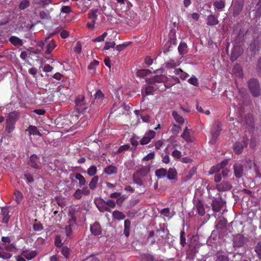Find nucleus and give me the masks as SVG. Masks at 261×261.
I'll use <instances>...</instances> for the list:
<instances>
[{"instance_id": "nucleus-1", "label": "nucleus", "mask_w": 261, "mask_h": 261, "mask_svg": "<svg viewBox=\"0 0 261 261\" xmlns=\"http://www.w3.org/2000/svg\"><path fill=\"white\" fill-rule=\"evenodd\" d=\"M166 77L163 75H155L152 78L147 79L146 82L148 85H144L142 87V91H144L146 95H152L153 92L159 90L164 91L166 86L164 81Z\"/></svg>"}, {"instance_id": "nucleus-2", "label": "nucleus", "mask_w": 261, "mask_h": 261, "mask_svg": "<svg viewBox=\"0 0 261 261\" xmlns=\"http://www.w3.org/2000/svg\"><path fill=\"white\" fill-rule=\"evenodd\" d=\"M2 243H0V258L4 260H8L12 256V252L17 250L15 243H11L10 237H2Z\"/></svg>"}, {"instance_id": "nucleus-3", "label": "nucleus", "mask_w": 261, "mask_h": 261, "mask_svg": "<svg viewBox=\"0 0 261 261\" xmlns=\"http://www.w3.org/2000/svg\"><path fill=\"white\" fill-rule=\"evenodd\" d=\"M20 117L19 113L17 111L11 112L9 113L6 120L5 130L9 134L11 133L15 128L16 121Z\"/></svg>"}, {"instance_id": "nucleus-4", "label": "nucleus", "mask_w": 261, "mask_h": 261, "mask_svg": "<svg viewBox=\"0 0 261 261\" xmlns=\"http://www.w3.org/2000/svg\"><path fill=\"white\" fill-rule=\"evenodd\" d=\"M248 86L251 93L254 97L260 96L261 89L257 80L255 79H250L248 82Z\"/></svg>"}, {"instance_id": "nucleus-5", "label": "nucleus", "mask_w": 261, "mask_h": 261, "mask_svg": "<svg viewBox=\"0 0 261 261\" xmlns=\"http://www.w3.org/2000/svg\"><path fill=\"white\" fill-rule=\"evenodd\" d=\"M75 109L79 113H82L86 109L85 98L83 95H79L75 99Z\"/></svg>"}, {"instance_id": "nucleus-6", "label": "nucleus", "mask_w": 261, "mask_h": 261, "mask_svg": "<svg viewBox=\"0 0 261 261\" xmlns=\"http://www.w3.org/2000/svg\"><path fill=\"white\" fill-rule=\"evenodd\" d=\"M247 139L244 138L241 141L236 142L233 145V150L237 154L242 153L244 148L246 147L248 144Z\"/></svg>"}, {"instance_id": "nucleus-7", "label": "nucleus", "mask_w": 261, "mask_h": 261, "mask_svg": "<svg viewBox=\"0 0 261 261\" xmlns=\"http://www.w3.org/2000/svg\"><path fill=\"white\" fill-rule=\"evenodd\" d=\"M244 4V0H234L233 7L232 15L234 17L238 16L242 12Z\"/></svg>"}, {"instance_id": "nucleus-8", "label": "nucleus", "mask_w": 261, "mask_h": 261, "mask_svg": "<svg viewBox=\"0 0 261 261\" xmlns=\"http://www.w3.org/2000/svg\"><path fill=\"white\" fill-rule=\"evenodd\" d=\"M155 135L156 133L154 130H149L146 132L144 137L140 140V144L142 145L147 144L155 137Z\"/></svg>"}, {"instance_id": "nucleus-9", "label": "nucleus", "mask_w": 261, "mask_h": 261, "mask_svg": "<svg viewBox=\"0 0 261 261\" xmlns=\"http://www.w3.org/2000/svg\"><path fill=\"white\" fill-rule=\"evenodd\" d=\"M29 164L33 168L35 169H40V162L39 158L36 154H33L31 155Z\"/></svg>"}, {"instance_id": "nucleus-10", "label": "nucleus", "mask_w": 261, "mask_h": 261, "mask_svg": "<svg viewBox=\"0 0 261 261\" xmlns=\"http://www.w3.org/2000/svg\"><path fill=\"white\" fill-rule=\"evenodd\" d=\"M222 130V124L219 121H216L213 126L211 134L214 139H216L220 135V133Z\"/></svg>"}, {"instance_id": "nucleus-11", "label": "nucleus", "mask_w": 261, "mask_h": 261, "mask_svg": "<svg viewBox=\"0 0 261 261\" xmlns=\"http://www.w3.org/2000/svg\"><path fill=\"white\" fill-rule=\"evenodd\" d=\"M37 253V250H24L22 251L21 255L30 260L35 258Z\"/></svg>"}, {"instance_id": "nucleus-12", "label": "nucleus", "mask_w": 261, "mask_h": 261, "mask_svg": "<svg viewBox=\"0 0 261 261\" xmlns=\"http://www.w3.org/2000/svg\"><path fill=\"white\" fill-rule=\"evenodd\" d=\"M233 170L235 176L240 178L242 177L243 174V166L240 163H236L233 165Z\"/></svg>"}, {"instance_id": "nucleus-13", "label": "nucleus", "mask_w": 261, "mask_h": 261, "mask_svg": "<svg viewBox=\"0 0 261 261\" xmlns=\"http://www.w3.org/2000/svg\"><path fill=\"white\" fill-rule=\"evenodd\" d=\"M212 210L214 212H219L223 206V203L221 200L215 199L211 203Z\"/></svg>"}, {"instance_id": "nucleus-14", "label": "nucleus", "mask_w": 261, "mask_h": 261, "mask_svg": "<svg viewBox=\"0 0 261 261\" xmlns=\"http://www.w3.org/2000/svg\"><path fill=\"white\" fill-rule=\"evenodd\" d=\"M231 188V185L227 181H223L216 186V189L219 192L228 191L230 190Z\"/></svg>"}, {"instance_id": "nucleus-15", "label": "nucleus", "mask_w": 261, "mask_h": 261, "mask_svg": "<svg viewBox=\"0 0 261 261\" xmlns=\"http://www.w3.org/2000/svg\"><path fill=\"white\" fill-rule=\"evenodd\" d=\"M1 214L3 216L2 222L7 224L9 221L10 215H9V207L4 206L1 207Z\"/></svg>"}, {"instance_id": "nucleus-16", "label": "nucleus", "mask_w": 261, "mask_h": 261, "mask_svg": "<svg viewBox=\"0 0 261 261\" xmlns=\"http://www.w3.org/2000/svg\"><path fill=\"white\" fill-rule=\"evenodd\" d=\"M90 231L92 234L99 236L101 234V227L98 222H95L93 225L90 227Z\"/></svg>"}, {"instance_id": "nucleus-17", "label": "nucleus", "mask_w": 261, "mask_h": 261, "mask_svg": "<svg viewBox=\"0 0 261 261\" xmlns=\"http://www.w3.org/2000/svg\"><path fill=\"white\" fill-rule=\"evenodd\" d=\"M232 72L238 78L241 79L243 77V69L239 64H236L234 65Z\"/></svg>"}, {"instance_id": "nucleus-18", "label": "nucleus", "mask_w": 261, "mask_h": 261, "mask_svg": "<svg viewBox=\"0 0 261 261\" xmlns=\"http://www.w3.org/2000/svg\"><path fill=\"white\" fill-rule=\"evenodd\" d=\"M198 252L197 245L196 244H190L189 245V249L187 251V255L189 258H193Z\"/></svg>"}, {"instance_id": "nucleus-19", "label": "nucleus", "mask_w": 261, "mask_h": 261, "mask_svg": "<svg viewBox=\"0 0 261 261\" xmlns=\"http://www.w3.org/2000/svg\"><path fill=\"white\" fill-rule=\"evenodd\" d=\"M206 24L209 26L216 25L219 22L218 17L214 14L209 15L206 18Z\"/></svg>"}, {"instance_id": "nucleus-20", "label": "nucleus", "mask_w": 261, "mask_h": 261, "mask_svg": "<svg viewBox=\"0 0 261 261\" xmlns=\"http://www.w3.org/2000/svg\"><path fill=\"white\" fill-rule=\"evenodd\" d=\"M191 129L186 127L183 133L181 135V137L183 138L187 142H192L194 139L191 135Z\"/></svg>"}, {"instance_id": "nucleus-21", "label": "nucleus", "mask_w": 261, "mask_h": 261, "mask_svg": "<svg viewBox=\"0 0 261 261\" xmlns=\"http://www.w3.org/2000/svg\"><path fill=\"white\" fill-rule=\"evenodd\" d=\"M195 207L199 215L202 216L205 214L204 202L203 200H198L195 205Z\"/></svg>"}, {"instance_id": "nucleus-22", "label": "nucleus", "mask_w": 261, "mask_h": 261, "mask_svg": "<svg viewBox=\"0 0 261 261\" xmlns=\"http://www.w3.org/2000/svg\"><path fill=\"white\" fill-rule=\"evenodd\" d=\"M150 171V167L149 166H145L141 167L139 169L137 170L134 173L137 175L144 177L146 176Z\"/></svg>"}, {"instance_id": "nucleus-23", "label": "nucleus", "mask_w": 261, "mask_h": 261, "mask_svg": "<svg viewBox=\"0 0 261 261\" xmlns=\"http://www.w3.org/2000/svg\"><path fill=\"white\" fill-rule=\"evenodd\" d=\"M76 211L75 209H71L69 211L68 216L70 217L68 224L74 226L76 224V218L75 217Z\"/></svg>"}, {"instance_id": "nucleus-24", "label": "nucleus", "mask_w": 261, "mask_h": 261, "mask_svg": "<svg viewBox=\"0 0 261 261\" xmlns=\"http://www.w3.org/2000/svg\"><path fill=\"white\" fill-rule=\"evenodd\" d=\"M117 171V167L112 165L106 167L103 170V173L109 175L116 174Z\"/></svg>"}, {"instance_id": "nucleus-25", "label": "nucleus", "mask_w": 261, "mask_h": 261, "mask_svg": "<svg viewBox=\"0 0 261 261\" xmlns=\"http://www.w3.org/2000/svg\"><path fill=\"white\" fill-rule=\"evenodd\" d=\"M9 41L14 46H21L23 45V40L16 36H12L9 39Z\"/></svg>"}, {"instance_id": "nucleus-26", "label": "nucleus", "mask_w": 261, "mask_h": 261, "mask_svg": "<svg viewBox=\"0 0 261 261\" xmlns=\"http://www.w3.org/2000/svg\"><path fill=\"white\" fill-rule=\"evenodd\" d=\"M98 10L97 9H91L88 14V17L91 21L96 22V20L98 18L97 13Z\"/></svg>"}, {"instance_id": "nucleus-27", "label": "nucleus", "mask_w": 261, "mask_h": 261, "mask_svg": "<svg viewBox=\"0 0 261 261\" xmlns=\"http://www.w3.org/2000/svg\"><path fill=\"white\" fill-rule=\"evenodd\" d=\"M142 261H161L156 258L152 254L150 253H143L141 255Z\"/></svg>"}, {"instance_id": "nucleus-28", "label": "nucleus", "mask_w": 261, "mask_h": 261, "mask_svg": "<svg viewBox=\"0 0 261 261\" xmlns=\"http://www.w3.org/2000/svg\"><path fill=\"white\" fill-rule=\"evenodd\" d=\"M177 175V172L175 168H170L167 171V177L169 180L175 179Z\"/></svg>"}, {"instance_id": "nucleus-29", "label": "nucleus", "mask_w": 261, "mask_h": 261, "mask_svg": "<svg viewBox=\"0 0 261 261\" xmlns=\"http://www.w3.org/2000/svg\"><path fill=\"white\" fill-rule=\"evenodd\" d=\"M167 170L163 168L157 169L155 171V176L159 179L163 178L167 176Z\"/></svg>"}, {"instance_id": "nucleus-30", "label": "nucleus", "mask_w": 261, "mask_h": 261, "mask_svg": "<svg viewBox=\"0 0 261 261\" xmlns=\"http://www.w3.org/2000/svg\"><path fill=\"white\" fill-rule=\"evenodd\" d=\"M242 52L240 50V47H235L233 49L231 55V60L232 61L237 60L239 57L241 55Z\"/></svg>"}, {"instance_id": "nucleus-31", "label": "nucleus", "mask_w": 261, "mask_h": 261, "mask_svg": "<svg viewBox=\"0 0 261 261\" xmlns=\"http://www.w3.org/2000/svg\"><path fill=\"white\" fill-rule=\"evenodd\" d=\"M57 46V44L55 40L52 39L47 45V49L45 51L46 54H50L51 52Z\"/></svg>"}, {"instance_id": "nucleus-32", "label": "nucleus", "mask_w": 261, "mask_h": 261, "mask_svg": "<svg viewBox=\"0 0 261 261\" xmlns=\"http://www.w3.org/2000/svg\"><path fill=\"white\" fill-rule=\"evenodd\" d=\"M74 177L76 179H77L79 181V186L80 187H81L82 186H85L87 184V182L85 178L81 174L79 173H76L74 175Z\"/></svg>"}, {"instance_id": "nucleus-33", "label": "nucleus", "mask_w": 261, "mask_h": 261, "mask_svg": "<svg viewBox=\"0 0 261 261\" xmlns=\"http://www.w3.org/2000/svg\"><path fill=\"white\" fill-rule=\"evenodd\" d=\"M130 224V221L128 219H126L124 221L123 233L126 237H128V236H129Z\"/></svg>"}, {"instance_id": "nucleus-34", "label": "nucleus", "mask_w": 261, "mask_h": 261, "mask_svg": "<svg viewBox=\"0 0 261 261\" xmlns=\"http://www.w3.org/2000/svg\"><path fill=\"white\" fill-rule=\"evenodd\" d=\"M172 115L177 123H179V124H182L184 123V118L179 115L176 111H173Z\"/></svg>"}, {"instance_id": "nucleus-35", "label": "nucleus", "mask_w": 261, "mask_h": 261, "mask_svg": "<svg viewBox=\"0 0 261 261\" xmlns=\"http://www.w3.org/2000/svg\"><path fill=\"white\" fill-rule=\"evenodd\" d=\"M26 130L29 132L30 136L40 135V133L38 130L37 127L32 125H29Z\"/></svg>"}, {"instance_id": "nucleus-36", "label": "nucleus", "mask_w": 261, "mask_h": 261, "mask_svg": "<svg viewBox=\"0 0 261 261\" xmlns=\"http://www.w3.org/2000/svg\"><path fill=\"white\" fill-rule=\"evenodd\" d=\"M99 177L98 176H94L91 180L89 186L91 190H93L95 189L98 184Z\"/></svg>"}, {"instance_id": "nucleus-37", "label": "nucleus", "mask_w": 261, "mask_h": 261, "mask_svg": "<svg viewBox=\"0 0 261 261\" xmlns=\"http://www.w3.org/2000/svg\"><path fill=\"white\" fill-rule=\"evenodd\" d=\"M113 217L118 220H123L125 218V215L118 211H114L113 212Z\"/></svg>"}, {"instance_id": "nucleus-38", "label": "nucleus", "mask_w": 261, "mask_h": 261, "mask_svg": "<svg viewBox=\"0 0 261 261\" xmlns=\"http://www.w3.org/2000/svg\"><path fill=\"white\" fill-rule=\"evenodd\" d=\"M151 73L149 69H143L139 70L137 72V75L139 77H144Z\"/></svg>"}, {"instance_id": "nucleus-39", "label": "nucleus", "mask_w": 261, "mask_h": 261, "mask_svg": "<svg viewBox=\"0 0 261 261\" xmlns=\"http://www.w3.org/2000/svg\"><path fill=\"white\" fill-rule=\"evenodd\" d=\"M141 177H142L137 175V174L134 173L133 176L134 183L140 186H143V182L141 179Z\"/></svg>"}, {"instance_id": "nucleus-40", "label": "nucleus", "mask_w": 261, "mask_h": 261, "mask_svg": "<svg viewBox=\"0 0 261 261\" xmlns=\"http://www.w3.org/2000/svg\"><path fill=\"white\" fill-rule=\"evenodd\" d=\"M214 7L219 10H222L225 6V3L223 1H216L214 3Z\"/></svg>"}, {"instance_id": "nucleus-41", "label": "nucleus", "mask_w": 261, "mask_h": 261, "mask_svg": "<svg viewBox=\"0 0 261 261\" xmlns=\"http://www.w3.org/2000/svg\"><path fill=\"white\" fill-rule=\"evenodd\" d=\"M187 48V45L185 42H180L178 47V50L179 54L182 56L186 52Z\"/></svg>"}, {"instance_id": "nucleus-42", "label": "nucleus", "mask_w": 261, "mask_h": 261, "mask_svg": "<svg viewBox=\"0 0 261 261\" xmlns=\"http://www.w3.org/2000/svg\"><path fill=\"white\" fill-rule=\"evenodd\" d=\"M97 169L95 166H91L87 170V174L90 176H94L97 173Z\"/></svg>"}, {"instance_id": "nucleus-43", "label": "nucleus", "mask_w": 261, "mask_h": 261, "mask_svg": "<svg viewBox=\"0 0 261 261\" xmlns=\"http://www.w3.org/2000/svg\"><path fill=\"white\" fill-rule=\"evenodd\" d=\"M254 250L257 254L258 258L261 259V242H258L255 246Z\"/></svg>"}, {"instance_id": "nucleus-44", "label": "nucleus", "mask_w": 261, "mask_h": 261, "mask_svg": "<svg viewBox=\"0 0 261 261\" xmlns=\"http://www.w3.org/2000/svg\"><path fill=\"white\" fill-rule=\"evenodd\" d=\"M226 220L225 219H221L220 220L217 225H216V227L217 229H223L226 226Z\"/></svg>"}, {"instance_id": "nucleus-45", "label": "nucleus", "mask_w": 261, "mask_h": 261, "mask_svg": "<svg viewBox=\"0 0 261 261\" xmlns=\"http://www.w3.org/2000/svg\"><path fill=\"white\" fill-rule=\"evenodd\" d=\"M186 239L184 230H182L180 232V244L184 247L186 245Z\"/></svg>"}, {"instance_id": "nucleus-46", "label": "nucleus", "mask_w": 261, "mask_h": 261, "mask_svg": "<svg viewBox=\"0 0 261 261\" xmlns=\"http://www.w3.org/2000/svg\"><path fill=\"white\" fill-rule=\"evenodd\" d=\"M104 98L105 95L100 90L97 91L95 94V100H96L97 102H98V100H99V102H101V100H102Z\"/></svg>"}, {"instance_id": "nucleus-47", "label": "nucleus", "mask_w": 261, "mask_h": 261, "mask_svg": "<svg viewBox=\"0 0 261 261\" xmlns=\"http://www.w3.org/2000/svg\"><path fill=\"white\" fill-rule=\"evenodd\" d=\"M15 200L17 203H20L23 199L22 194L19 191H16L14 193Z\"/></svg>"}, {"instance_id": "nucleus-48", "label": "nucleus", "mask_w": 261, "mask_h": 261, "mask_svg": "<svg viewBox=\"0 0 261 261\" xmlns=\"http://www.w3.org/2000/svg\"><path fill=\"white\" fill-rule=\"evenodd\" d=\"M138 139L139 138L137 137L136 135L134 136L130 139V142L132 146L134 147V148H132V150H135L136 149V146L138 145Z\"/></svg>"}, {"instance_id": "nucleus-49", "label": "nucleus", "mask_w": 261, "mask_h": 261, "mask_svg": "<svg viewBox=\"0 0 261 261\" xmlns=\"http://www.w3.org/2000/svg\"><path fill=\"white\" fill-rule=\"evenodd\" d=\"M24 176L26 182L28 184H30L34 182L33 177L31 173L28 172H25L24 174Z\"/></svg>"}, {"instance_id": "nucleus-50", "label": "nucleus", "mask_w": 261, "mask_h": 261, "mask_svg": "<svg viewBox=\"0 0 261 261\" xmlns=\"http://www.w3.org/2000/svg\"><path fill=\"white\" fill-rule=\"evenodd\" d=\"M30 6V2L28 0H23L21 1L19 6V8L20 10H24Z\"/></svg>"}, {"instance_id": "nucleus-51", "label": "nucleus", "mask_w": 261, "mask_h": 261, "mask_svg": "<svg viewBox=\"0 0 261 261\" xmlns=\"http://www.w3.org/2000/svg\"><path fill=\"white\" fill-rule=\"evenodd\" d=\"M227 164L228 160H224L222 161L220 163L217 165L215 168L217 170H219L221 169L224 168Z\"/></svg>"}, {"instance_id": "nucleus-52", "label": "nucleus", "mask_w": 261, "mask_h": 261, "mask_svg": "<svg viewBox=\"0 0 261 261\" xmlns=\"http://www.w3.org/2000/svg\"><path fill=\"white\" fill-rule=\"evenodd\" d=\"M97 207L100 212H111L110 208L105 205H97Z\"/></svg>"}, {"instance_id": "nucleus-53", "label": "nucleus", "mask_w": 261, "mask_h": 261, "mask_svg": "<svg viewBox=\"0 0 261 261\" xmlns=\"http://www.w3.org/2000/svg\"><path fill=\"white\" fill-rule=\"evenodd\" d=\"M99 64V62L97 60H94L88 66V69L90 70H95L96 67Z\"/></svg>"}, {"instance_id": "nucleus-54", "label": "nucleus", "mask_w": 261, "mask_h": 261, "mask_svg": "<svg viewBox=\"0 0 261 261\" xmlns=\"http://www.w3.org/2000/svg\"><path fill=\"white\" fill-rule=\"evenodd\" d=\"M108 33L104 32L101 35L98 36L93 40V42H101L104 41L105 37L107 36Z\"/></svg>"}, {"instance_id": "nucleus-55", "label": "nucleus", "mask_w": 261, "mask_h": 261, "mask_svg": "<svg viewBox=\"0 0 261 261\" xmlns=\"http://www.w3.org/2000/svg\"><path fill=\"white\" fill-rule=\"evenodd\" d=\"M172 155L175 159H180L182 155L181 152L177 149H174L172 152Z\"/></svg>"}, {"instance_id": "nucleus-56", "label": "nucleus", "mask_w": 261, "mask_h": 261, "mask_svg": "<svg viewBox=\"0 0 261 261\" xmlns=\"http://www.w3.org/2000/svg\"><path fill=\"white\" fill-rule=\"evenodd\" d=\"M52 217L54 218L56 222H60L61 219V216L57 211L54 212Z\"/></svg>"}, {"instance_id": "nucleus-57", "label": "nucleus", "mask_w": 261, "mask_h": 261, "mask_svg": "<svg viewBox=\"0 0 261 261\" xmlns=\"http://www.w3.org/2000/svg\"><path fill=\"white\" fill-rule=\"evenodd\" d=\"M116 44L115 42H106L105 43V45L103 48V50H108L110 48H114Z\"/></svg>"}, {"instance_id": "nucleus-58", "label": "nucleus", "mask_w": 261, "mask_h": 261, "mask_svg": "<svg viewBox=\"0 0 261 261\" xmlns=\"http://www.w3.org/2000/svg\"><path fill=\"white\" fill-rule=\"evenodd\" d=\"M72 12L71 7L68 6H64L61 9V12L65 13V14H69Z\"/></svg>"}, {"instance_id": "nucleus-59", "label": "nucleus", "mask_w": 261, "mask_h": 261, "mask_svg": "<svg viewBox=\"0 0 261 261\" xmlns=\"http://www.w3.org/2000/svg\"><path fill=\"white\" fill-rule=\"evenodd\" d=\"M73 196L76 199H80L83 196V193L82 190L80 189H77L74 193Z\"/></svg>"}, {"instance_id": "nucleus-60", "label": "nucleus", "mask_w": 261, "mask_h": 261, "mask_svg": "<svg viewBox=\"0 0 261 261\" xmlns=\"http://www.w3.org/2000/svg\"><path fill=\"white\" fill-rule=\"evenodd\" d=\"M61 253L65 258H68L69 255V250L67 247H63L61 249Z\"/></svg>"}, {"instance_id": "nucleus-61", "label": "nucleus", "mask_w": 261, "mask_h": 261, "mask_svg": "<svg viewBox=\"0 0 261 261\" xmlns=\"http://www.w3.org/2000/svg\"><path fill=\"white\" fill-rule=\"evenodd\" d=\"M229 258L228 256L225 255H219L217 257L215 261H229Z\"/></svg>"}, {"instance_id": "nucleus-62", "label": "nucleus", "mask_w": 261, "mask_h": 261, "mask_svg": "<svg viewBox=\"0 0 261 261\" xmlns=\"http://www.w3.org/2000/svg\"><path fill=\"white\" fill-rule=\"evenodd\" d=\"M73 226V225H70L68 224V225L65 227V232L67 237H69L70 236Z\"/></svg>"}, {"instance_id": "nucleus-63", "label": "nucleus", "mask_w": 261, "mask_h": 261, "mask_svg": "<svg viewBox=\"0 0 261 261\" xmlns=\"http://www.w3.org/2000/svg\"><path fill=\"white\" fill-rule=\"evenodd\" d=\"M189 83L195 86L198 85V80L195 76H192L188 80Z\"/></svg>"}, {"instance_id": "nucleus-64", "label": "nucleus", "mask_w": 261, "mask_h": 261, "mask_svg": "<svg viewBox=\"0 0 261 261\" xmlns=\"http://www.w3.org/2000/svg\"><path fill=\"white\" fill-rule=\"evenodd\" d=\"M105 202L110 208H114L116 206V203L113 200L109 199L106 201Z\"/></svg>"}]
</instances>
